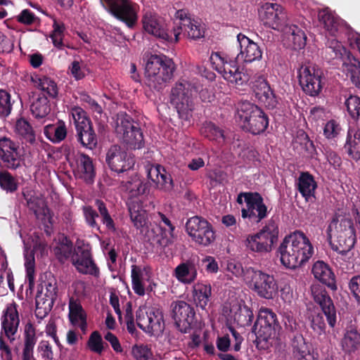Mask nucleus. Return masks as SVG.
<instances>
[{
    "label": "nucleus",
    "mask_w": 360,
    "mask_h": 360,
    "mask_svg": "<svg viewBox=\"0 0 360 360\" xmlns=\"http://www.w3.org/2000/svg\"><path fill=\"white\" fill-rule=\"evenodd\" d=\"M278 252L281 264L294 269L309 261L314 254V247L303 232L296 231L284 238Z\"/></svg>",
    "instance_id": "obj_1"
},
{
    "label": "nucleus",
    "mask_w": 360,
    "mask_h": 360,
    "mask_svg": "<svg viewBox=\"0 0 360 360\" xmlns=\"http://www.w3.org/2000/svg\"><path fill=\"white\" fill-rule=\"evenodd\" d=\"M72 250V242L67 236H63L54 247L53 252L60 262L64 263L72 256V264L79 273L98 277L100 271L92 259L89 247L84 244L77 245L74 252Z\"/></svg>",
    "instance_id": "obj_2"
},
{
    "label": "nucleus",
    "mask_w": 360,
    "mask_h": 360,
    "mask_svg": "<svg viewBox=\"0 0 360 360\" xmlns=\"http://www.w3.org/2000/svg\"><path fill=\"white\" fill-rule=\"evenodd\" d=\"M328 240L333 250L346 255L356 243L353 219L346 214L335 213L326 230Z\"/></svg>",
    "instance_id": "obj_3"
},
{
    "label": "nucleus",
    "mask_w": 360,
    "mask_h": 360,
    "mask_svg": "<svg viewBox=\"0 0 360 360\" xmlns=\"http://www.w3.org/2000/svg\"><path fill=\"white\" fill-rule=\"evenodd\" d=\"M175 65L164 55H151L145 68V83L152 90L160 91L173 77Z\"/></svg>",
    "instance_id": "obj_4"
},
{
    "label": "nucleus",
    "mask_w": 360,
    "mask_h": 360,
    "mask_svg": "<svg viewBox=\"0 0 360 360\" xmlns=\"http://www.w3.org/2000/svg\"><path fill=\"white\" fill-rule=\"evenodd\" d=\"M237 114L243 128L254 135L263 133L269 126V117L264 111L249 101L238 103Z\"/></svg>",
    "instance_id": "obj_5"
},
{
    "label": "nucleus",
    "mask_w": 360,
    "mask_h": 360,
    "mask_svg": "<svg viewBox=\"0 0 360 360\" xmlns=\"http://www.w3.org/2000/svg\"><path fill=\"white\" fill-rule=\"evenodd\" d=\"M195 86L186 79H179L171 89L170 101L174 105L179 116L184 120H189L194 110L191 99Z\"/></svg>",
    "instance_id": "obj_6"
},
{
    "label": "nucleus",
    "mask_w": 360,
    "mask_h": 360,
    "mask_svg": "<svg viewBox=\"0 0 360 360\" xmlns=\"http://www.w3.org/2000/svg\"><path fill=\"white\" fill-rule=\"evenodd\" d=\"M278 229L276 223L269 221L259 231L250 234L244 245L250 252L264 254L270 252L278 240Z\"/></svg>",
    "instance_id": "obj_7"
},
{
    "label": "nucleus",
    "mask_w": 360,
    "mask_h": 360,
    "mask_svg": "<svg viewBox=\"0 0 360 360\" xmlns=\"http://www.w3.org/2000/svg\"><path fill=\"white\" fill-rule=\"evenodd\" d=\"M143 28L146 32L163 41L176 43L179 40L181 27L171 29L164 19L153 12H146L141 20Z\"/></svg>",
    "instance_id": "obj_8"
},
{
    "label": "nucleus",
    "mask_w": 360,
    "mask_h": 360,
    "mask_svg": "<svg viewBox=\"0 0 360 360\" xmlns=\"http://www.w3.org/2000/svg\"><path fill=\"white\" fill-rule=\"evenodd\" d=\"M115 131L129 149H140L144 146L143 135L139 124L127 113L118 115Z\"/></svg>",
    "instance_id": "obj_9"
},
{
    "label": "nucleus",
    "mask_w": 360,
    "mask_h": 360,
    "mask_svg": "<svg viewBox=\"0 0 360 360\" xmlns=\"http://www.w3.org/2000/svg\"><path fill=\"white\" fill-rule=\"evenodd\" d=\"M245 281L262 298L272 299L278 290L277 283L273 275L252 266L247 268Z\"/></svg>",
    "instance_id": "obj_10"
},
{
    "label": "nucleus",
    "mask_w": 360,
    "mask_h": 360,
    "mask_svg": "<svg viewBox=\"0 0 360 360\" xmlns=\"http://www.w3.org/2000/svg\"><path fill=\"white\" fill-rule=\"evenodd\" d=\"M103 7L114 18L133 28L138 22L139 6L131 0H100Z\"/></svg>",
    "instance_id": "obj_11"
},
{
    "label": "nucleus",
    "mask_w": 360,
    "mask_h": 360,
    "mask_svg": "<svg viewBox=\"0 0 360 360\" xmlns=\"http://www.w3.org/2000/svg\"><path fill=\"white\" fill-rule=\"evenodd\" d=\"M297 77L306 94L316 96L321 92L324 84L323 73L316 65L310 63L301 65L297 71Z\"/></svg>",
    "instance_id": "obj_12"
},
{
    "label": "nucleus",
    "mask_w": 360,
    "mask_h": 360,
    "mask_svg": "<svg viewBox=\"0 0 360 360\" xmlns=\"http://www.w3.org/2000/svg\"><path fill=\"white\" fill-rule=\"evenodd\" d=\"M281 329L276 314L271 309L262 308L252 328V332L256 335V340L267 342L275 338Z\"/></svg>",
    "instance_id": "obj_13"
},
{
    "label": "nucleus",
    "mask_w": 360,
    "mask_h": 360,
    "mask_svg": "<svg viewBox=\"0 0 360 360\" xmlns=\"http://www.w3.org/2000/svg\"><path fill=\"white\" fill-rule=\"evenodd\" d=\"M186 231L193 241L203 247L210 245L215 240L212 225L200 216H194L187 220Z\"/></svg>",
    "instance_id": "obj_14"
},
{
    "label": "nucleus",
    "mask_w": 360,
    "mask_h": 360,
    "mask_svg": "<svg viewBox=\"0 0 360 360\" xmlns=\"http://www.w3.org/2000/svg\"><path fill=\"white\" fill-rule=\"evenodd\" d=\"M170 307L175 328L181 333H190L195 320L194 308L183 300L172 302Z\"/></svg>",
    "instance_id": "obj_15"
},
{
    "label": "nucleus",
    "mask_w": 360,
    "mask_h": 360,
    "mask_svg": "<svg viewBox=\"0 0 360 360\" xmlns=\"http://www.w3.org/2000/svg\"><path fill=\"white\" fill-rule=\"evenodd\" d=\"M105 162L111 171L121 174L133 169L135 159L124 148L115 144L108 148Z\"/></svg>",
    "instance_id": "obj_16"
},
{
    "label": "nucleus",
    "mask_w": 360,
    "mask_h": 360,
    "mask_svg": "<svg viewBox=\"0 0 360 360\" xmlns=\"http://www.w3.org/2000/svg\"><path fill=\"white\" fill-rule=\"evenodd\" d=\"M333 46L329 48L335 53V57L342 60V70L350 77L352 82L360 89V62L356 60L339 42L332 41Z\"/></svg>",
    "instance_id": "obj_17"
},
{
    "label": "nucleus",
    "mask_w": 360,
    "mask_h": 360,
    "mask_svg": "<svg viewBox=\"0 0 360 360\" xmlns=\"http://www.w3.org/2000/svg\"><path fill=\"white\" fill-rule=\"evenodd\" d=\"M0 159L4 167L9 170L21 168L24 162L18 143L6 136L0 138Z\"/></svg>",
    "instance_id": "obj_18"
},
{
    "label": "nucleus",
    "mask_w": 360,
    "mask_h": 360,
    "mask_svg": "<svg viewBox=\"0 0 360 360\" xmlns=\"http://www.w3.org/2000/svg\"><path fill=\"white\" fill-rule=\"evenodd\" d=\"M259 15L266 27L274 30H279L285 24L287 18L285 9L281 5L269 2L261 6Z\"/></svg>",
    "instance_id": "obj_19"
},
{
    "label": "nucleus",
    "mask_w": 360,
    "mask_h": 360,
    "mask_svg": "<svg viewBox=\"0 0 360 360\" xmlns=\"http://www.w3.org/2000/svg\"><path fill=\"white\" fill-rule=\"evenodd\" d=\"M153 219L154 221L158 224V233L153 237L152 243L162 250L173 243L175 226L169 218L160 212L154 214Z\"/></svg>",
    "instance_id": "obj_20"
},
{
    "label": "nucleus",
    "mask_w": 360,
    "mask_h": 360,
    "mask_svg": "<svg viewBox=\"0 0 360 360\" xmlns=\"http://www.w3.org/2000/svg\"><path fill=\"white\" fill-rule=\"evenodd\" d=\"M314 302L318 304L326 317L328 325L333 328L336 324V310L333 302L326 288L321 285L311 288Z\"/></svg>",
    "instance_id": "obj_21"
},
{
    "label": "nucleus",
    "mask_w": 360,
    "mask_h": 360,
    "mask_svg": "<svg viewBox=\"0 0 360 360\" xmlns=\"http://www.w3.org/2000/svg\"><path fill=\"white\" fill-rule=\"evenodd\" d=\"M248 200V208H243L241 210L243 219H248L251 222L257 224L267 217V207L259 193L254 192L253 196H250Z\"/></svg>",
    "instance_id": "obj_22"
},
{
    "label": "nucleus",
    "mask_w": 360,
    "mask_h": 360,
    "mask_svg": "<svg viewBox=\"0 0 360 360\" xmlns=\"http://www.w3.org/2000/svg\"><path fill=\"white\" fill-rule=\"evenodd\" d=\"M237 41L240 45V52L238 54L236 60L241 57L245 63H252L262 58V51L257 43L241 33L238 34Z\"/></svg>",
    "instance_id": "obj_23"
},
{
    "label": "nucleus",
    "mask_w": 360,
    "mask_h": 360,
    "mask_svg": "<svg viewBox=\"0 0 360 360\" xmlns=\"http://www.w3.org/2000/svg\"><path fill=\"white\" fill-rule=\"evenodd\" d=\"M198 259L191 258L180 263L174 269V276L182 283H193L198 276Z\"/></svg>",
    "instance_id": "obj_24"
},
{
    "label": "nucleus",
    "mask_w": 360,
    "mask_h": 360,
    "mask_svg": "<svg viewBox=\"0 0 360 360\" xmlns=\"http://www.w3.org/2000/svg\"><path fill=\"white\" fill-rule=\"evenodd\" d=\"M81 124L75 127L77 141L81 145L88 149L96 148L98 143V139L93 127L91 121H84Z\"/></svg>",
    "instance_id": "obj_25"
},
{
    "label": "nucleus",
    "mask_w": 360,
    "mask_h": 360,
    "mask_svg": "<svg viewBox=\"0 0 360 360\" xmlns=\"http://www.w3.org/2000/svg\"><path fill=\"white\" fill-rule=\"evenodd\" d=\"M77 172L79 179L86 184H92L96 177V170L93 160L84 153H78L75 157Z\"/></svg>",
    "instance_id": "obj_26"
},
{
    "label": "nucleus",
    "mask_w": 360,
    "mask_h": 360,
    "mask_svg": "<svg viewBox=\"0 0 360 360\" xmlns=\"http://www.w3.org/2000/svg\"><path fill=\"white\" fill-rule=\"evenodd\" d=\"M344 150L350 159L360 161V128L348 129Z\"/></svg>",
    "instance_id": "obj_27"
},
{
    "label": "nucleus",
    "mask_w": 360,
    "mask_h": 360,
    "mask_svg": "<svg viewBox=\"0 0 360 360\" xmlns=\"http://www.w3.org/2000/svg\"><path fill=\"white\" fill-rule=\"evenodd\" d=\"M17 307L15 302L12 303L7 307L3 316L1 325L6 336H8V334L15 335L18 331L20 320Z\"/></svg>",
    "instance_id": "obj_28"
},
{
    "label": "nucleus",
    "mask_w": 360,
    "mask_h": 360,
    "mask_svg": "<svg viewBox=\"0 0 360 360\" xmlns=\"http://www.w3.org/2000/svg\"><path fill=\"white\" fill-rule=\"evenodd\" d=\"M254 92L255 97L266 108L273 109L276 106V97L267 81L264 79L255 85Z\"/></svg>",
    "instance_id": "obj_29"
},
{
    "label": "nucleus",
    "mask_w": 360,
    "mask_h": 360,
    "mask_svg": "<svg viewBox=\"0 0 360 360\" xmlns=\"http://www.w3.org/2000/svg\"><path fill=\"white\" fill-rule=\"evenodd\" d=\"M311 272L314 278L322 283L332 287L335 285V274L329 265L322 260H317L312 266Z\"/></svg>",
    "instance_id": "obj_30"
},
{
    "label": "nucleus",
    "mask_w": 360,
    "mask_h": 360,
    "mask_svg": "<svg viewBox=\"0 0 360 360\" xmlns=\"http://www.w3.org/2000/svg\"><path fill=\"white\" fill-rule=\"evenodd\" d=\"M297 190L307 201L314 197L317 184L313 175L308 172H302L297 179Z\"/></svg>",
    "instance_id": "obj_31"
},
{
    "label": "nucleus",
    "mask_w": 360,
    "mask_h": 360,
    "mask_svg": "<svg viewBox=\"0 0 360 360\" xmlns=\"http://www.w3.org/2000/svg\"><path fill=\"white\" fill-rule=\"evenodd\" d=\"M31 81L38 89L46 93L51 98H56L58 94L57 84L51 78L41 75H34L32 76Z\"/></svg>",
    "instance_id": "obj_32"
},
{
    "label": "nucleus",
    "mask_w": 360,
    "mask_h": 360,
    "mask_svg": "<svg viewBox=\"0 0 360 360\" xmlns=\"http://www.w3.org/2000/svg\"><path fill=\"white\" fill-rule=\"evenodd\" d=\"M210 60L213 69L221 75L238 66L236 60H231L220 52H213Z\"/></svg>",
    "instance_id": "obj_33"
},
{
    "label": "nucleus",
    "mask_w": 360,
    "mask_h": 360,
    "mask_svg": "<svg viewBox=\"0 0 360 360\" xmlns=\"http://www.w3.org/2000/svg\"><path fill=\"white\" fill-rule=\"evenodd\" d=\"M292 356L296 360H307L310 354L309 347L301 333H297L291 337Z\"/></svg>",
    "instance_id": "obj_34"
},
{
    "label": "nucleus",
    "mask_w": 360,
    "mask_h": 360,
    "mask_svg": "<svg viewBox=\"0 0 360 360\" xmlns=\"http://www.w3.org/2000/svg\"><path fill=\"white\" fill-rule=\"evenodd\" d=\"M148 175L153 181L157 180L164 191H171L173 189L174 181L163 167L157 165L149 171Z\"/></svg>",
    "instance_id": "obj_35"
},
{
    "label": "nucleus",
    "mask_w": 360,
    "mask_h": 360,
    "mask_svg": "<svg viewBox=\"0 0 360 360\" xmlns=\"http://www.w3.org/2000/svg\"><path fill=\"white\" fill-rule=\"evenodd\" d=\"M284 34L292 42L294 49H301L306 45L307 37L304 32L295 25L286 26Z\"/></svg>",
    "instance_id": "obj_36"
},
{
    "label": "nucleus",
    "mask_w": 360,
    "mask_h": 360,
    "mask_svg": "<svg viewBox=\"0 0 360 360\" xmlns=\"http://www.w3.org/2000/svg\"><path fill=\"white\" fill-rule=\"evenodd\" d=\"M193 299L196 307L205 309L212 295V287L209 283H198L193 289Z\"/></svg>",
    "instance_id": "obj_37"
},
{
    "label": "nucleus",
    "mask_w": 360,
    "mask_h": 360,
    "mask_svg": "<svg viewBox=\"0 0 360 360\" xmlns=\"http://www.w3.org/2000/svg\"><path fill=\"white\" fill-rule=\"evenodd\" d=\"M129 216L136 229L143 228L146 224V212L139 201L133 200L128 203Z\"/></svg>",
    "instance_id": "obj_38"
},
{
    "label": "nucleus",
    "mask_w": 360,
    "mask_h": 360,
    "mask_svg": "<svg viewBox=\"0 0 360 360\" xmlns=\"http://www.w3.org/2000/svg\"><path fill=\"white\" fill-rule=\"evenodd\" d=\"M69 319L72 324H76L81 321V328L84 330L86 327V315L78 300L74 297L69 300Z\"/></svg>",
    "instance_id": "obj_39"
},
{
    "label": "nucleus",
    "mask_w": 360,
    "mask_h": 360,
    "mask_svg": "<svg viewBox=\"0 0 360 360\" xmlns=\"http://www.w3.org/2000/svg\"><path fill=\"white\" fill-rule=\"evenodd\" d=\"M15 132L26 143L33 144L35 142V132L30 123L23 117L16 120Z\"/></svg>",
    "instance_id": "obj_40"
},
{
    "label": "nucleus",
    "mask_w": 360,
    "mask_h": 360,
    "mask_svg": "<svg viewBox=\"0 0 360 360\" xmlns=\"http://www.w3.org/2000/svg\"><path fill=\"white\" fill-rule=\"evenodd\" d=\"M341 346L345 353L355 352L360 348V333L355 329L347 330L341 340Z\"/></svg>",
    "instance_id": "obj_41"
},
{
    "label": "nucleus",
    "mask_w": 360,
    "mask_h": 360,
    "mask_svg": "<svg viewBox=\"0 0 360 360\" xmlns=\"http://www.w3.org/2000/svg\"><path fill=\"white\" fill-rule=\"evenodd\" d=\"M222 77L229 83L235 85L237 88L247 85L250 79L249 75L243 69L240 70L238 66L226 72Z\"/></svg>",
    "instance_id": "obj_42"
},
{
    "label": "nucleus",
    "mask_w": 360,
    "mask_h": 360,
    "mask_svg": "<svg viewBox=\"0 0 360 360\" xmlns=\"http://www.w3.org/2000/svg\"><path fill=\"white\" fill-rule=\"evenodd\" d=\"M200 134L210 141L223 142L225 140L224 131L212 122H205L200 129Z\"/></svg>",
    "instance_id": "obj_43"
},
{
    "label": "nucleus",
    "mask_w": 360,
    "mask_h": 360,
    "mask_svg": "<svg viewBox=\"0 0 360 360\" xmlns=\"http://www.w3.org/2000/svg\"><path fill=\"white\" fill-rule=\"evenodd\" d=\"M149 326L147 333L150 335L163 332L165 323L162 311L155 308L149 310Z\"/></svg>",
    "instance_id": "obj_44"
},
{
    "label": "nucleus",
    "mask_w": 360,
    "mask_h": 360,
    "mask_svg": "<svg viewBox=\"0 0 360 360\" xmlns=\"http://www.w3.org/2000/svg\"><path fill=\"white\" fill-rule=\"evenodd\" d=\"M32 115L37 119L45 117L51 111L49 101L45 95H39L30 105Z\"/></svg>",
    "instance_id": "obj_45"
},
{
    "label": "nucleus",
    "mask_w": 360,
    "mask_h": 360,
    "mask_svg": "<svg viewBox=\"0 0 360 360\" xmlns=\"http://www.w3.org/2000/svg\"><path fill=\"white\" fill-rule=\"evenodd\" d=\"M318 19L323 25L325 29L332 35H335L338 31V21L336 17L328 8H325L319 11Z\"/></svg>",
    "instance_id": "obj_46"
},
{
    "label": "nucleus",
    "mask_w": 360,
    "mask_h": 360,
    "mask_svg": "<svg viewBox=\"0 0 360 360\" xmlns=\"http://www.w3.org/2000/svg\"><path fill=\"white\" fill-rule=\"evenodd\" d=\"M56 300L43 296L42 292H38L36 299L35 314L37 319H43L51 311Z\"/></svg>",
    "instance_id": "obj_47"
},
{
    "label": "nucleus",
    "mask_w": 360,
    "mask_h": 360,
    "mask_svg": "<svg viewBox=\"0 0 360 360\" xmlns=\"http://www.w3.org/2000/svg\"><path fill=\"white\" fill-rule=\"evenodd\" d=\"M253 318L252 311L246 305L240 306L233 316L234 321L240 327L250 326Z\"/></svg>",
    "instance_id": "obj_48"
},
{
    "label": "nucleus",
    "mask_w": 360,
    "mask_h": 360,
    "mask_svg": "<svg viewBox=\"0 0 360 360\" xmlns=\"http://www.w3.org/2000/svg\"><path fill=\"white\" fill-rule=\"evenodd\" d=\"M0 187L6 193H14L18 188V183L15 177L8 171L0 172Z\"/></svg>",
    "instance_id": "obj_49"
},
{
    "label": "nucleus",
    "mask_w": 360,
    "mask_h": 360,
    "mask_svg": "<svg viewBox=\"0 0 360 360\" xmlns=\"http://www.w3.org/2000/svg\"><path fill=\"white\" fill-rule=\"evenodd\" d=\"M142 271L141 268L136 265L131 266V284L134 292L143 296L145 295V288L142 283Z\"/></svg>",
    "instance_id": "obj_50"
},
{
    "label": "nucleus",
    "mask_w": 360,
    "mask_h": 360,
    "mask_svg": "<svg viewBox=\"0 0 360 360\" xmlns=\"http://www.w3.org/2000/svg\"><path fill=\"white\" fill-rule=\"evenodd\" d=\"M183 31L187 32L188 37L197 39L204 37L205 28L198 21L192 20L183 27Z\"/></svg>",
    "instance_id": "obj_51"
},
{
    "label": "nucleus",
    "mask_w": 360,
    "mask_h": 360,
    "mask_svg": "<svg viewBox=\"0 0 360 360\" xmlns=\"http://www.w3.org/2000/svg\"><path fill=\"white\" fill-rule=\"evenodd\" d=\"M95 204L98 208L100 215L102 219V222L105 225L106 228L110 231H115V224L108 212V210L103 201L101 200H96Z\"/></svg>",
    "instance_id": "obj_52"
},
{
    "label": "nucleus",
    "mask_w": 360,
    "mask_h": 360,
    "mask_svg": "<svg viewBox=\"0 0 360 360\" xmlns=\"http://www.w3.org/2000/svg\"><path fill=\"white\" fill-rule=\"evenodd\" d=\"M345 105L351 117L356 120H360V97L350 95L346 98Z\"/></svg>",
    "instance_id": "obj_53"
},
{
    "label": "nucleus",
    "mask_w": 360,
    "mask_h": 360,
    "mask_svg": "<svg viewBox=\"0 0 360 360\" xmlns=\"http://www.w3.org/2000/svg\"><path fill=\"white\" fill-rule=\"evenodd\" d=\"M86 344L91 352L98 354H101L104 349L103 341L101 335L98 330L91 333Z\"/></svg>",
    "instance_id": "obj_54"
},
{
    "label": "nucleus",
    "mask_w": 360,
    "mask_h": 360,
    "mask_svg": "<svg viewBox=\"0 0 360 360\" xmlns=\"http://www.w3.org/2000/svg\"><path fill=\"white\" fill-rule=\"evenodd\" d=\"M310 327L314 332L321 335L325 333L326 323L323 315L321 313H314L309 316Z\"/></svg>",
    "instance_id": "obj_55"
},
{
    "label": "nucleus",
    "mask_w": 360,
    "mask_h": 360,
    "mask_svg": "<svg viewBox=\"0 0 360 360\" xmlns=\"http://www.w3.org/2000/svg\"><path fill=\"white\" fill-rule=\"evenodd\" d=\"M12 110L11 95L6 90L0 89V117L8 116Z\"/></svg>",
    "instance_id": "obj_56"
},
{
    "label": "nucleus",
    "mask_w": 360,
    "mask_h": 360,
    "mask_svg": "<svg viewBox=\"0 0 360 360\" xmlns=\"http://www.w3.org/2000/svg\"><path fill=\"white\" fill-rule=\"evenodd\" d=\"M175 21L171 25V29L174 27H181V33L183 32V27L187 23L190 22L192 19L191 18L189 13L186 9H179L176 11L174 15Z\"/></svg>",
    "instance_id": "obj_57"
},
{
    "label": "nucleus",
    "mask_w": 360,
    "mask_h": 360,
    "mask_svg": "<svg viewBox=\"0 0 360 360\" xmlns=\"http://www.w3.org/2000/svg\"><path fill=\"white\" fill-rule=\"evenodd\" d=\"M341 131L340 125L334 120L327 122L323 127V135L328 139H334Z\"/></svg>",
    "instance_id": "obj_58"
},
{
    "label": "nucleus",
    "mask_w": 360,
    "mask_h": 360,
    "mask_svg": "<svg viewBox=\"0 0 360 360\" xmlns=\"http://www.w3.org/2000/svg\"><path fill=\"white\" fill-rule=\"evenodd\" d=\"M131 353L136 360H148L152 356L150 348L144 345H135L132 347Z\"/></svg>",
    "instance_id": "obj_59"
},
{
    "label": "nucleus",
    "mask_w": 360,
    "mask_h": 360,
    "mask_svg": "<svg viewBox=\"0 0 360 360\" xmlns=\"http://www.w3.org/2000/svg\"><path fill=\"white\" fill-rule=\"evenodd\" d=\"M25 347H34L37 342L36 331L34 325L29 322L25 326Z\"/></svg>",
    "instance_id": "obj_60"
},
{
    "label": "nucleus",
    "mask_w": 360,
    "mask_h": 360,
    "mask_svg": "<svg viewBox=\"0 0 360 360\" xmlns=\"http://www.w3.org/2000/svg\"><path fill=\"white\" fill-rule=\"evenodd\" d=\"M136 324L139 328L147 333L149 323V311H144L139 308L136 311Z\"/></svg>",
    "instance_id": "obj_61"
},
{
    "label": "nucleus",
    "mask_w": 360,
    "mask_h": 360,
    "mask_svg": "<svg viewBox=\"0 0 360 360\" xmlns=\"http://www.w3.org/2000/svg\"><path fill=\"white\" fill-rule=\"evenodd\" d=\"M126 188L131 198L136 197L145 192V185L139 179L132 182L128 181Z\"/></svg>",
    "instance_id": "obj_62"
},
{
    "label": "nucleus",
    "mask_w": 360,
    "mask_h": 360,
    "mask_svg": "<svg viewBox=\"0 0 360 360\" xmlns=\"http://www.w3.org/2000/svg\"><path fill=\"white\" fill-rule=\"evenodd\" d=\"M83 213L87 224L91 228L98 229L99 226L96 221V219L98 217L97 212L91 206H85L83 207Z\"/></svg>",
    "instance_id": "obj_63"
},
{
    "label": "nucleus",
    "mask_w": 360,
    "mask_h": 360,
    "mask_svg": "<svg viewBox=\"0 0 360 360\" xmlns=\"http://www.w3.org/2000/svg\"><path fill=\"white\" fill-rule=\"evenodd\" d=\"M53 129V137L49 138L53 143H59L64 140L67 136V129L63 122H58L56 127H51Z\"/></svg>",
    "instance_id": "obj_64"
}]
</instances>
